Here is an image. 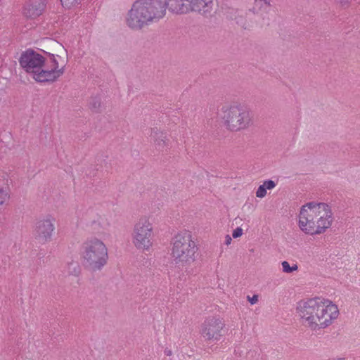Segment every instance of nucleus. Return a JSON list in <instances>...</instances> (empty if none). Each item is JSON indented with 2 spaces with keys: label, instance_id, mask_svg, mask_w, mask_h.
<instances>
[{
  "label": "nucleus",
  "instance_id": "2eb2a0df",
  "mask_svg": "<svg viewBox=\"0 0 360 360\" xmlns=\"http://www.w3.org/2000/svg\"><path fill=\"white\" fill-rule=\"evenodd\" d=\"M89 106L91 110L95 113L101 112V99L99 96H92L90 98Z\"/></svg>",
  "mask_w": 360,
  "mask_h": 360
},
{
  "label": "nucleus",
  "instance_id": "423d86ee",
  "mask_svg": "<svg viewBox=\"0 0 360 360\" xmlns=\"http://www.w3.org/2000/svg\"><path fill=\"white\" fill-rule=\"evenodd\" d=\"M83 265L91 272L101 271L108 259L104 243L96 238L87 239L82 245Z\"/></svg>",
  "mask_w": 360,
  "mask_h": 360
},
{
  "label": "nucleus",
  "instance_id": "bb28decb",
  "mask_svg": "<svg viewBox=\"0 0 360 360\" xmlns=\"http://www.w3.org/2000/svg\"><path fill=\"white\" fill-rule=\"evenodd\" d=\"M232 241V238L231 237L229 236V235H226L225 236V241H224V243L226 245H229L231 244Z\"/></svg>",
  "mask_w": 360,
  "mask_h": 360
},
{
  "label": "nucleus",
  "instance_id": "aec40b11",
  "mask_svg": "<svg viewBox=\"0 0 360 360\" xmlns=\"http://www.w3.org/2000/svg\"><path fill=\"white\" fill-rule=\"evenodd\" d=\"M82 0H60L63 7L70 8L81 3Z\"/></svg>",
  "mask_w": 360,
  "mask_h": 360
},
{
  "label": "nucleus",
  "instance_id": "f3484780",
  "mask_svg": "<svg viewBox=\"0 0 360 360\" xmlns=\"http://www.w3.org/2000/svg\"><path fill=\"white\" fill-rule=\"evenodd\" d=\"M10 198V189L8 187L0 188V205H3Z\"/></svg>",
  "mask_w": 360,
  "mask_h": 360
},
{
  "label": "nucleus",
  "instance_id": "a211bd4d",
  "mask_svg": "<svg viewBox=\"0 0 360 360\" xmlns=\"http://www.w3.org/2000/svg\"><path fill=\"white\" fill-rule=\"evenodd\" d=\"M251 355L250 360H263L262 352L260 348L255 347L250 351Z\"/></svg>",
  "mask_w": 360,
  "mask_h": 360
},
{
  "label": "nucleus",
  "instance_id": "cd10ccee",
  "mask_svg": "<svg viewBox=\"0 0 360 360\" xmlns=\"http://www.w3.org/2000/svg\"><path fill=\"white\" fill-rule=\"evenodd\" d=\"M165 354L167 356H171L172 354V352L171 349H169L168 348H166L165 349Z\"/></svg>",
  "mask_w": 360,
  "mask_h": 360
},
{
  "label": "nucleus",
  "instance_id": "9b49d317",
  "mask_svg": "<svg viewBox=\"0 0 360 360\" xmlns=\"http://www.w3.org/2000/svg\"><path fill=\"white\" fill-rule=\"evenodd\" d=\"M46 6V0H29L23 10L24 15L34 19L41 15Z\"/></svg>",
  "mask_w": 360,
  "mask_h": 360
},
{
  "label": "nucleus",
  "instance_id": "f257e3e1",
  "mask_svg": "<svg viewBox=\"0 0 360 360\" xmlns=\"http://www.w3.org/2000/svg\"><path fill=\"white\" fill-rule=\"evenodd\" d=\"M43 56L32 49L22 51L19 58L20 67L27 73L32 74L33 79L40 83L54 82L65 72L64 67L59 68L56 58L59 56L45 52Z\"/></svg>",
  "mask_w": 360,
  "mask_h": 360
},
{
  "label": "nucleus",
  "instance_id": "6e6552de",
  "mask_svg": "<svg viewBox=\"0 0 360 360\" xmlns=\"http://www.w3.org/2000/svg\"><path fill=\"white\" fill-rule=\"evenodd\" d=\"M153 226L146 219H141L134 225L133 243L138 249L148 250L152 245Z\"/></svg>",
  "mask_w": 360,
  "mask_h": 360
},
{
  "label": "nucleus",
  "instance_id": "f03ea898",
  "mask_svg": "<svg viewBox=\"0 0 360 360\" xmlns=\"http://www.w3.org/2000/svg\"><path fill=\"white\" fill-rule=\"evenodd\" d=\"M297 311L302 324L312 330L326 328L339 314L335 304H331L329 300H322L319 297L300 302Z\"/></svg>",
  "mask_w": 360,
  "mask_h": 360
},
{
  "label": "nucleus",
  "instance_id": "5701e85b",
  "mask_svg": "<svg viewBox=\"0 0 360 360\" xmlns=\"http://www.w3.org/2000/svg\"><path fill=\"white\" fill-rule=\"evenodd\" d=\"M242 234H243V229L240 227H238L233 231L232 236H233V238H237L241 236Z\"/></svg>",
  "mask_w": 360,
  "mask_h": 360
},
{
  "label": "nucleus",
  "instance_id": "dca6fc26",
  "mask_svg": "<svg viewBox=\"0 0 360 360\" xmlns=\"http://www.w3.org/2000/svg\"><path fill=\"white\" fill-rule=\"evenodd\" d=\"M68 273L70 275L78 276L80 273V266L77 262H72L68 264Z\"/></svg>",
  "mask_w": 360,
  "mask_h": 360
},
{
  "label": "nucleus",
  "instance_id": "4468645a",
  "mask_svg": "<svg viewBox=\"0 0 360 360\" xmlns=\"http://www.w3.org/2000/svg\"><path fill=\"white\" fill-rule=\"evenodd\" d=\"M200 7L195 12H198L205 17H210L214 13L213 0L200 1Z\"/></svg>",
  "mask_w": 360,
  "mask_h": 360
},
{
  "label": "nucleus",
  "instance_id": "b1692460",
  "mask_svg": "<svg viewBox=\"0 0 360 360\" xmlns=\"http://www.w3.org/2000/svg\"><path fill=\"white\" fill-rule=\"evenodd\" d=\"M350 0H338V4L343 8H347L349 5Z\"/></svg>",
  "mask_w": 360,
  "mask_h": 360
},
{
  "label": "nucleus",
  "instance_id": "f8f14e48",
  "mask_svg": "<svg viewBox=\"0 0 360 360\" xmlns=\"http://www.w3.org/2000/svg\"><path fill=\"white\" fill-rule=\"evenodd\" d=\"M150 142L158 151H163L167 146L168 139L166 135L157 127L150 129Z\"/></svg>",
  "mask_w": 360,
  "mask_h": 360
},
{
  "label": "nucleus",
  "instance_id": "6ab92c4d",
  "mask_svg": "<svg viewBox=\"0 0 360 360\" xmlns=\"http://www.w3.org/2000/svg\"><path fill=\"white\" fill-rule=\"evenodd\" d=\"M281 264L283 267V271L285 273H292L298 269V266L297 264H294L293 266H290L289 263L286 261H283Z\"/></svg>",
  "mask_w": 360,
  "mask_h": 360
},
{
  "label": "nucleus",
  "instance_id": "39448f33",
  "mask_svg": "<svg viewBox=\"0 0 360 360\" xmlns=\"http://www.w3.org/2000/svg\"><path fill=\"white\" fill-rule=\"evenodd\" d=\"M171 244V256L178 266H187L195 261L198 247L190 231L178 233L172 238ZM185 271H187V267Z\"/></svg>",
  "mask_w": 360,
  "mask_h": 360
},
{
  "label": "nucleus",
  "instance_id": "a878e982",
  "mask_svg": "<svg viewBox=\"0 0 360 360\" xmlns=\"http://www.w3.org/2000/svg\"><path fill=\"white\" fill-rule=\"evenodd\" d=\"M236 22H237V24H238V25H241V27H243V28H245V29L246 28V27H245V22H243V19H242V18H241V17L236 18Z\"/></svg>",
  "mask_w": 360,
  "mask_h": 360
},
{
  "label": "nucleus",
  "instance_id": "0eeeda50",
  "mask_svg": "<svg viewBox=\"0 0 360 360\" xmlns=\"http://www.w3.org/2000/svg\"><path fill=\"white\" fill-rule=\"evenodd\" d=\"M221 117L228 129L236 131L244 129L247 124V107L240 104L223 106Z\"/></svg>",
  "mask_w": 360,
  "mask_h": 360
},
{
  "label": "nucleus",
  "instance_id": "c85d7f7f",
  "mask_svg": "<svg viewBox=\"0 0 360 360\" xmlns=\"http://www.w3.org/2000/svg\"><path fill=\"white\" fill-rule=\"evenodd\" d=\"M334 360H345V358H338L336 359H334Z\"/></svg>",
  "mask_w": 360,
  "mask_h": 360
},
{
  "label": "nucleus",
  "instance_id": "412c9836",
  "mask_svg": "<svg viewBox=\"0 0 360 360\" xmlns=\"http://www.w3.org/2000/svg\"><path fill=\"white\" fill-rule=\"evenodd\" d=\"M266 195V189L263 185H260L256 192V196L259 198L265 197Z\"/></svg>",
  "mask_w": 360,
  "mask_h": 360
},
{
  "label": "nucleus",
  "instance_id": "20e7f679",
  "mask_svg": "<svg viewBox=\"0 0 360 360\" xmlns=\"http://www.w3.org/2000/svg\"><path fill=\"white\" fill-rule=\"evenodd\" d=\"M168 0H136L128 11L126 22L133 30H141L145 26L157 22L166 13Z\"/></svg>",
  "mask_w": 360,
  "mask_h": 360
},
{
  "label": "nucleus",
  "instance_id": "393cba45",
  "mask_svg": "<svg viewBox=\"0 0 360 360\" xmlns=\"http://www.w3.org/2000/svg\"><path fill=\"white\" fill-rule=\"evenodd\" d=\"M257 301H258V295H255L252 297H249V302L251 304H254L257 303Z\"/></svg>",
  "mask_w": 360,
  "mask_h": 360
},
{
  "label": "nucleus",
  "instance_id": "1a4fd4ad",
  "mask_svg": "<svg viewBox=\"0 0 360 360\" xmlns=\"http://www.w3.org/2000/svg\"><path fill=\"white\" fill-rule=\"evenodd\" d=\"M54 221V218L49 215L36 222L34 234L39 243L44 244L51 240L55 230Z\"/></svg>",
  "mask_w": 360,
  "mask_h": 360
},
{
  "label": "nucleus",
  "instance_id": "4be33fe9",
  "mask_svg": "<svg viewBox=\"0 0 360 360\" xmlns=\"http://www.w3.org/2000/svg\"><path fill=\"white\" fill-rule=\"evenodd\" d=\"M262 185L266 188V190H271L275 188L276 183L273 180L269 179L264 181Z\"/></svg>",
  "mask_w": 360,
  "mask_h": 360
},
{
  "label": "nucleus",
  "instance_id": "9d476101",
  "mask_svg": "<svg viewBox=\"0 0 360 360\" xmlns=\"http://www.w3.org/2000/svg\"><path fill=\"white\" fill-rule=\"evenodd\" d=\"M224 326V323L219 319L208 318L202 324V335L206 340H219L222 335L221 333Z\"/></svg>",
  "mask_w": 360,
  "mask_h": 360
},
{
  "label": "nucleus",
  "instance_id": "ddd939ff",
  "mask_svg": "<svg viewBox=\"0 0 360 360\" xmlns=\"http://www.w3.org/2000/svg\"><path fill=\"white\" fill-rule=\"evenodd\" d=\"M271 8L270 1L267 0H254L252 8L250 11L255 13L259 15L262 18L268 13Z\"/></svg>",
  "mask_w": 360,
  "mask_h": 360
},
{
  "label": "nucleus",
  "instance_id": "7ed1b4c3",
  "mask_svg": "<svg viewBox=\"0 0 360 360\" xmlns=\"http://www.w3.org/2000/svg\"><path fill=\"white\" fill-rule=\"evenodd\" d=\"M332 222V210L326 203L309 202L300 209L299 227L306 234L323 233L331 226Z\"/></svg>",
  "mask_w": 360,
  "mask_h": 360
}]
</instances>
